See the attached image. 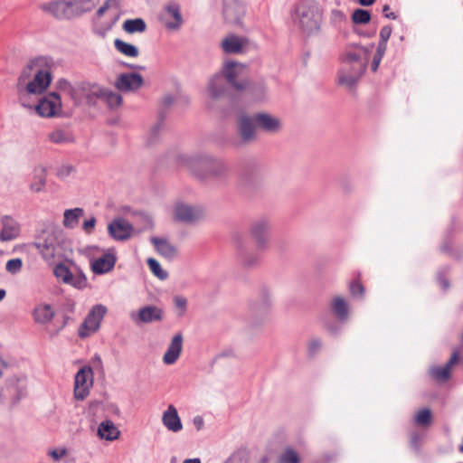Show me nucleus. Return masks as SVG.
I'll list each match as a JSON object with an SVG mask.
<instances>
[{
	"label": "nucleus",
	"mask_w": 463,
	"mask_h": 463,
	"mask_svg": "<svg viewBox=\"0 0 463 463\" xmlns=\"http://www.w3.org/2000/svg\"><path fill=\"white\" fill-rule=\"evenodd\" d=\"M194 425L197 430H201L203 426V419L201 416L194 417Z\"/></svg>",
	"instance_id": "nucleus-55"
},
{
	"label": "nucleus",
	"mask_w": 463,
	"mask_h": 463,
	"mask_svg": "<svg viewBox=\"0 0 463 463\" xmlns=\"http://www.w3.org/2000/svg\"><path fill=\"white\" fill-rule=\"evenodd\" d=\"M114 45L119 52L128 57H137L139 53L138 49L135 45L119 39L115 40Z\"/></svg>",
	"instance_id": "nucleus-34"
},
{
	"label": "nucleus",
	"mask_w": 463,
	"mask_h": 463,
	"mask_svg": "<svg viewBox=\"0 0 463 463\" xmlns=\"http://www.w3.org/2000/svg\"><path fill=\"white\" fill-rule=\"evenodd\" d=\"M83 215L84 210L82 208L65 210L62 224L65 228L73 229L79 224V221Z\"/></svg>",
	"instance_id": "nucleus-29"
},
{
	"label": "nucleus",
	"mask_w": 463,
	"mask_h": 463,
	"mask_svg": "<svg viewBox=\"0 0 463 463\" xmlns=\"http://www.w3.org/2000/svg\"><path fill=\"white\" fill-rule=\"evenodd\" d=\"M175 305L177 307H179L183 310L185 308L186 300L184 298L177 297V298H175Z\"/></svg>",
	"instance_id": "nucleus-54"
},
{
	"label": "nucleus",
	"mask_w": 463,
	"mask_h": 463,
	"mask_svg": "<svg viewBox=\"0 0 463 463\" xmlns=\"http://www.w3.org/2000/svg\"><path fill=\"white\" fill-rule=\"evenodd\" d=\"M415 423L420 426H429L432 421V413L430 409L420 410L415 415Z\"/></svg>",
	"instance_id": "nucleus-40"
},
{
	"label": "nucleus",
	"mask_w": 463,
	"mask_h": 463,
	"mask_svg": "<svg viewBox=\"0 0 463 463\" xmlns=\"http://www.w3.org/2000/svg\"><path fill=\"white\" fill-rule=\"evenodd\" d=\"M117 257L112 250L105 252L101 257L91 261V270L95 274H105L113 269Z\"/></svg>",
	"instance_id": "nucleus-17"
},
{
	"label": "nucleus",
	"mask_w": 463,
	"mask_h": 463,
	"mask_svg": "<svg viewBox=\"0 0 463 463\" xmlns=\"http://www.w3.org/2000/svg\"><path fill=\"white\" fill-rule=\"evenodd\" d=\"M385 50H386V43H379L375 55L377 57L383 58V54L385 52Z\"/></svg>",
	"instance_id": "nucleus-51"
},
{
	"label": "nucleus",
	"mask_w": 463,
	"mask_h": 463,
	"mask_svg": "<svg viewBox=\"0 0 463 463\" xmlns=\"http://www.w3.org/2000/svg\"><path fill=\"white\" fill-rule=\"evenodd\" d=\"M107 308L102 305L94 306L79 329V335L85 338L94 334L99 327Z\"/></svg>",
	"instance_id": "nucleus-8"
},
{
	"label": "nucleus",
	"mask_w": 463,
	"mask_h": 463,
	"mask_svg": "<svg viewBox=\"0 0 463 463\" xmlns=\"http://www.w3.org/2000/svg\"><path fill=\"white\" fill-rule=\"evenodd\" d=\"M100 95L110 109L118 108L122 103V97L118 93L109 90H102Z\"/></svg>",
	"instance_id": "nucleus-39"
},
{
	"label": "nucleus",
	"mask_w": 463,
	"mask_h": 463,
	"mask_svg": "<svg viewBox=\"0 0 463 463\" xmlns=\"http://www.w3.org/2000/svg\"><path fill=\"white\" fill-rule=\"evenodd\" d=\"M61 236V232L43 230L36 237L33 246L44 260L52 262L60 253Z\"/></svg>",
	"instance_id": "nucleus-6"
},
{
	"label": "nucleus",
	"mask_w": 463,
	"mask_h": 463,
	"mask_svg": "<svg viewBox=\"0 0 463 463\" xmlns=\"http://www.w3.org/2000/svg\"><path fill=\"white\" fill-rule=\"evenodd\" d=\"M119 430L113 421L107 420L102 421L98 428V435L106 440H115L119 436Z\"/></svg>",
	"instance_id": "nucleus-27"
},
{
	"label": "nucleus",
	"mask_w": 463,
	"mask_h": 463,
	"mask_svg": "<svg viewBox=\"0 0 463 463\" xmlns=\"http://www.w3.org/2000/svg\"><path fill=\"white\" fill-rule=\"evenodd\" d=\"M392 34L391 26H383L380 32V43H387Z\"/></svg>",
	"instance_id": "nucleus-49"
},
{
	"label": "nucleus",
	"mask_w": 463,
	"mask_h": 463,
	"mask_svg": "<svg viewBox=\"0 0 463 463\" xmlns=\"http://www.w3.org/2000/svg\"><path fill=\"white\" fill-rule=\"evenodd\" d=\"M56 279L64 284H69L72 279V273L70 269L64 264H58L53 269Z\"/></svg>",
	"instance_id": "nucleus-37"
},
{
	"label": "nucleus",
	"mask_w": 463,
	"mask_h": 463,
	"mask_svg": "<svg viewBox=\"0 0 463 463\" xmlns=\"http://www.w3.org/2000/svg\"><path fill=\"white\" fill-rule=\"evenodd\" d=\"M54 316L52 307L48 304H40L33 310V318L37 323L47 324Z\"/></svg>",
	"instance_id": "nucleus-30"
},
{
	"label": "nucleus",
	"mask_w": 463,
	"mask_h": 463,
	"mask_svg": "<svg viewBox=\"0 0 463 463\" xmlns=\"http://www.w3.org/2000/svg\"><path fill=\"white\" fill-rule=\"evenodd\" d=\"M71 8L72 5L66 1H55L42 5L43 11L52 14L58 19L70 17Z\"/></svg>",
	"instance_id": "nucleus-23"
},
{
	"label": "nucleus",
	"mask_w": 463,
	"mask_h": 463,
	"mask_svg": "<svg viewBox=\"0 0 463 463\" xmlns=\"http://www.w3.org/2000/svg\"><path fill=\"white\" fill-rule=\"evenodd\" d=\"M293 22L303 32L311 33L320 28L322 10L320 6L312 1H301L295 6Z\"/></svg>",
	"instance_id": "nucleus-2"
},
{
	"label": "nucleus",
	"mask_w": 463,
	"mask_h": 463,
	"mask_svg": "<svg viewBox=\"0 0 463 463\" xmlns=\"http://www.w3.org/2000/svg\"><path fill=\"white\" fill-rule=\"evenodd\" d=\"M367 66V54L364 48H356L345 53L337 74L339 85L352 88L354 86Z\"/></svg>",
	"instance_id": "nucleus-1"
},
{
	"label": "nucleus",
	"mask_w": 463,
	"mask_h": 463,
	"mask_svg": "<svg viewBox=\"0 0 463 463\" xmlns=\"http://www.w3.org/2000/svg\"><path fill=\"white\" fill-rule=\"evenodd\" d=\"M23 262L21 259H12L6 262L5 269L8 272L15 274L21 270Z\"/></svg>",
	"instance_id": "nucleus-46"
},
{
	"label": "nucleus",
	"mask_w": 463,
	"mask_h": 463,
	"mask_svg": "<svg viewBox=\"0 0 463 463\" xmlns=\"http://www.w3.org/2000/svg\"><path fill=\"white\" fill-rule=\"evenodd\" d=\"M269 224L266 221H258L251 226L250 234L258 248H264L268 241Z\"/></svg>",
	"instance_id": "nucleus-24"
},
{
	"label": "nucleus",
	"mask_w": 463,
	"mask_h": 463,
	"mask_svg": "<svg viewBox=\"0 0 463 463\" xmlns=\"http://www.w3.org/2000/svg\"><path fill=\"white\" fill-rule=\"evenodd\" d=\"M359 4L364 6H369L373 5L375 0H358Z\"/></svg>",
	"instance_id": "nucleus-58"
},
{
	"label": "nucleus",
	"mask_w": 463,
	"mask_h": 463,
	"mask_svg": "<svg viewBox=\"0 0 463 463\" xmlns=\"http://www.w3.org/2000/svg\"><path fill=\"white\" fill-rule=\"evenodd\" d=\"M123 29L128 33H142L146 30V24L141 18L126 20Z\"/></svg>",
	"instance_id": "nucleus-35"
},
{
	"label": "nucleus",
	"mask_w": 463,
	"mask_h": 463,
	"mask_svg": "<svg viewBox=\"0 0 463 463\" xmlns=\"http://www.w3.org/2000/svg\"><path fill=\"white\" fill-rule=\"evenodd\" d=\"M109 3H105L102 6H100V7L98 9V11H97V15H98L99 17H101V16L105 14V12L109 9Z\"/></svg>",
	"instance_id": "nucleus-56"
},
{
	"label": "nucleus",
	"mask_w": 463,
	"mask_h": 463,
	"mask_svg": "<svg viewBox=\"0 0 463 463\" xmlns=\"http://www.w3.org/2000/svg\"><path fill=\"white\" fill-rule=\"evenodd\" d=\"M0 241H11L17 239L21 233V224L11 215H3L0 218Z\"/></svg>",
	"instance_id": "nucleus-11"
},
{
	"label": "nucleus",
	"mask_w": 463,
	"mask_h": 463,
	"mask_svg": "<svg viewBox=\"0 0 463 463\" xmlns=\"http://www.w3.org/2000/svg\"><path fill=\"white\" fill-rule=\"evenodd\" d=\"M371 14L369 11L356 9L352 14V21L357 24H365L370 22Z\"/></svg>",
	"instance_id": "nucleus-43"
},
{
	"label": "nucleus",
	"mask_w": 463,
	"mask_h": 463,
	"mask_svg": "<svg viewBox=\"0 0 463 463\" xmlns=\"http://www.w3.org/2000/svg\"><path fill=\"white\" fill-rule=\"evenodd\" d=\"M183 348V335L178 333L174 335L172 341L163 356V362L165 364H174L179 358Z\"/></svg>",
	"instance_id": "nucleus-21"
},
{
	"label": "nucleus",
	"mask_w": 463,
	"mask_h": 463,
	"mask_svg": "<svg viewBox=\"0 0 463 463\" xmlns=\"http://www.w3.org/2000/svg\"><path fill=\"white\" fill-rule=\"evenodd\" d=\"M6 292L5 289H0V301L5 298Z\"/></svg>",
	"instance_id": "nucleus-62"
},
{
	"label": "nucleus",
	"mask_w": 463,
	"mask_h": 463,
	"mask_svg": "<svg viewBox=\"0 0 463 463\" xmlns=\"http://www.w3.org/2000/svg\"><path fill=\"white\" fill-rule=\"evenodd\" d=\"M68 285H71L76 288L82 289L87 287L88 280L86 276L83 273L80 272L76 275L72 274V279H71V282H69Z\"/></svg>",
	"instance_id": "nucleus-45"
},
{
	"label": "nucleus",
	"mask_w": 463,
	"mask_h": 463,
	"mask_svg": "<svg viewBox=\"0 0 463 463\" xmlns=\"http://www.w3.org/2000/svg\"><path fill=\"white\" fill-rule=\"evenodd\" d=\"M184 463H201L199 458L185 459Z\"/></svg>",
	"instance_id": "nucleus-61"
},
{
	"label": "nucleus",
	"mask_w": 463,
	"mask_h": 463,
	"mask_svg": "<svg viewBox=\"0 0 463 463\" xmlns=\"http://www.w3.org/2000/svg\"><path fill=\"white\" fill-rule=\"evenodd\" d=\"M36 113L43 118H52L61 110V97L56 92H52L41 99L34 107Z\"/></svg>",
	"instance_id": "nucleus-10"
},
{
	"label": "nucleus",
	"mask_w": 463,
	"mask_h": 463,
	"mask_svg": "<svg viewBox=\"0 0 463 463\" xmlns=\"http://www.w3.org/2000/svg\"><path fill=\"white\" fill-rule=\"evenodd\" d=\"M109 235L116 241H126L133 233V226L125 219L113 220L108 226Z\"/></svg>",
	"instance_id": "nucleus-14"
},
{
	"label": "nucleus",
	"mask_w": 463,
	"mask_h": 463,
	"mask_svg": "<svg viewBox=\"0 0 463 463\" xmlns=\"http://www.w3.org/2000/svg\"><path fill=\"white\" fill-rule=\"evenodd\" d=\"M28 76L29 74L26 71H23L18 80L17 89L20 103L24 107L31 108L29 96L31 94H42L49 87L52 78L51 73L47 70L37 71L33 80L25 82V78Z\"/></svg>",
	"instance_id": "nucleus-3"
},
{
	"label": "nucleus",
	"mask_w": 463,
	"mask_h": 463,
	"mask_svg": "<svg viewBox=\"0 0 463 463\" xmlns=\"http://www.w3.org/2000/svg\"><path fill=\"white\" fill-rule=\"evenodd\" d=\"M46 174L45 169L43 167L35 169L34 181L30 184V189L33 193H40L45 186Z\"/></svg>",
	"instance_id": "nucleus-33"
},
{
	"label": "nucleus",
	"mask_w": 463,
	"mask_h": 463,
	"mask_svg": "<svg viewBox=\"0 0 463 463\" xmlns=\"http://www.w3.org/2000/svg\"><path fill=\"white\" fill-rule=\"evenodd\" d=\"M255 123L258 128L269 133H277L281 128L280 120L268 113H258L255 115Z\"/></svg>",
	"instance_id": "nucleus-19"
},
{
	"label": "nucleus",
	"mask_w": 463,
	"mask_h": 463,
	"mask_svg": "<svg viewBox=\"0 0 463 463\" xmlns=\"http://www.w3.org/2000/svg\"><path fill=\"white\" fill-rule=\"evenodd\" d=\"M381 60H382V58L377 57L376 55H374L373 61L372 62V70L373 71H375L378 69V66L380 64Z\"/></svg>",
	"instance_id": "nucleus-57"
},
{
	"label": "nucleus",
	"mask_w": 463,
	"mask_h": 463,
	"mask_svg": "<svg viewBox=\"0 0 463 463\" xmlns=\"http://www.w3.org/2000/svg\"><path fill=\"white\" fill-rule=\"evenodd\" d=\"M350 291L353 296H363L364 288L360 282L354 281L350 285Z\"/></svg>",
	"instance_id": "nucleus-48"
},
{
	"label": "nucleus",
	"mask_w": 463,
	"mask_h": 463,
	"mask_svg": "<svg viewBox=\"0 0 463 463\" xmlns=\"http://www.w3.org/2000/svg\"><path fill=\"white\" fill-rule=\"evenodd\" d=\"M208 91L212 98H219L223 92L222 80L221 76H214L209 82Z\"/></svg>",
	"instance_id": "nucleus-38"
},
{
	"label": "nucleus",
	"mask_w": 463,
	"mask_h": 463,
	"mask_svg": "<svg viewBox=\"0 0 463 463\" xmlns=\"http://www.w3.org/2000/svg\"><path fill=\"white\" fill-rule=\"evenodd\" d=\"M173 98L170 96H165L163 99V102L165 106H169L173 103Z\"/></svg>",
	"instance_id": "nucleus-59"
},
{
	"label": "nucleus",
	"mask_w": 463,
	"mask_h": 463,
	"mask_svg": "<svg viewBox=\"0 0 463 463\" xmlns=\"http://www.w3.org/2000/svg\"><path fill=\"white\" fill-rule=\"evenodd\" d=\"M390 11V6L388 5H385L383 8V13L387 18L395 19L396 15L392 12Z\"/></svg>",
	"instance_id": "nucleus-53"
},
{
	"label": "nucleus",
	"mask_w": 463,
	"mask_h": 463,
	"mask_svg": "<svg viewBox=\"0 0 463 463\" xmlns=\"http://www.w3.org/2000/svg\"><path fill=\"white\" fill-rule=\"evenodd\" d=\"M143 82V77L138 73H122L118 77L115 87L122 92H133L140 89Z\"/></svg>",
	"instance_id": "nucleus-13"
},
{
	"label": "nucleus",
	"mask_w": 463,
	"mask_h": 463,
	"mask_svg": "<svg viewBox=\"0 0 463 463\" xmlns=\"http://www.w3.org/2000/svg\"><path fill=\"white\" fill-rule=\"evenodd\" d=\"M151 241L154 244L156 251L161 256L171 260L177 255V249L175 246L171 244L166 240L155 237L151 239Z\"/></svg>",
	"instance_id": "nucleus-26"
},
{
	"label": "nucleus",
	"mask_w": 463,
	"mask_h": 463,
	"mask_svg": "<svg viewBox=\"0 0 463 463\" xmlns=\"http://www.w3.org/2000/svg\"><path fill=\"white\" fill-rule=\"evenodd\" d=\"M28 76L29 74L26 71H23L18 80L17 89L20 103L24 107L31 108L29 96L31 94H42L49 87L52 78L51 73L47 70L37 71L33 80L25 82V78Z\"/></svg>",
	"instance_id": "nucleus-5"
},
{
	"label": "nucleus",
	"mask_w": 463,
	"mask_h": 463,
	"mask_svg": "<svg viewBox=\"0 0 463 463\" xmlns=\"http://www.w3.org/2000/svg\"><path fill=\"white\" fill-rule=\"evenodd\" d=\"M0 364H3L5 366V363L3 362V360L1 358H0ZM1 376H2V371L0 370V377Z\"/></svg>",
	"instance_id": "nucleus-63"
},
{
	"label": "nucleus",
	"mask_w": 463,
	"mask_h": 463,
	"mask_svg": "<svg viewBox=\"0 0 463 463\" xmlns=\"http://www.w3.org/2000/svg\"><path fill=\"white\" fill-rule=\"evenodd\" d=\"M164 426L170 431L178 432L183 429L181 419L174 405H169L162 416Z\"/></svg>",
	"instance_id": "nucleus-22"
},
{
	"label": "nucleus",
	"mask_w": 463,
	"mask_h": 463,
	"mask_svg": "<svg viewBox=\"0 0 463 463\" xmlns=\"http://www.w3.org/2000/svg\"><path fill=\"white\" fill-rule=\"evenodd\" d=\"M47 138L50 142L57 145L73 142L71 134L66 130L57 128L48 133Z\"/></svg>",
	"instance_id": "nucleus-31"
},
{
	"label": "nucleus",
	"mask_w": 463,
	"mask_h": 463,
	"mask_svg": "<svg viewBox=\"0 0 463 463\" xmlns=\"http://www.w3.org/2000/svg\"><path fill=\"white\" fill-rule=\"evenodd\" d=\"M28 76L29 74L26 71H23L18 80L17 89L20 103L24 107L31 108L29 96L31 94H42L49 87L52 78L51 73L47 70L37 71L33 80L25 82V78Z\"/></svg>",
	"instance_id": "nucleus-4"
},
{
	"label": "nucleus",
	"mask_w": 463,
	"mask_h": 463,
	"mask_svg": "<svg viewBox=\"0 0 463 463\" xmlns=\"http://www.w3.org/2000/svg\"><path fill=\"white\" fill-rule=\"evenodd\" d=\"M238 125L240 137L243 141L249 142L255 138L256 129L258 128L255 123V115L253 117L241 115L239 118Z\"/></svg>",
	"instance_id": "nucleus-18"
},
{
	"label": "nucleus",
	"mask_w": 463,
	"mask_h": 463,
	"mask_svg": "<svg viewBox=\"0 0 463 463\" xmlns=\"http://www.w3.org/2000/svg\"><path fill=\"white\" fill-rule=\"evenodd\" d=\"M147 265L151 270V272L160 279H165L168 276L167 272L164 270L159 262L155 259L149 258L147 260Z\"/></svg>",
	"instance_id": "nucleus-42"
},
{
	"label": "nucleus",
	"mask_w": 463,
	"mask_h": 463,
	"mask_svg": "<svg viewBox=\"0 0 463 463\" xmlns=\"http://www.w3.org/2000/svg\"><path fill=\"white\" fill-rule=\"evenodd\" d=\"M161 20L167 29L178 30L183 24V18L179 5L171 4L165 6V11L162 14Z\"/></svg>",
	"instance_id": "nucleus-15"
},
{
	"label": "nucleus",
	"mask_w": 463,
	"mask_h": 463,
	"mask_svg": "<svg viewBox=\"0 0 463 463\" xmlns=\"http://www.w3.org/2000/svg\"><path fill=\"white\" fill-rule=\"evenodd\" d=\"M459 362V352L454 351L443 366H434L430 369V376L438 382H446L450 378L452 367Z\"/></svg>",
	"instance_id": "nucleus-16"
},
{
	"label": "nucleus",
	"mask_w": 463,
	"mask_h": 463,
	"mask_svg": "<svg viewBox=\"0 0 463 463\" xmlns=\"http://www.w3.org/2000/svg\"><path fill=\"white\" fill-rule=\"evenodd\" d=\"M332 309L340 319H345L347 317V304L343 298L336 297L333 299Z\"/></svg>",
	"instance_id": "nucleus-36"
},
{
	"label": "nucleus",
	"mask_w": 463,
	"mask_h": 463,
	"mask_svg": "<svg viewBox=\"0 0 463 463\" xmlns=\"http://www.w3.org/2000/svg\"><path fill=\"white\" fill-rule=\"evenodd\" d=\"M319 346H320L319 341H313L310 344V348L311 349H317Z\"/></svg>",
	"instance_id": "nucleus-60"
},
{
	"label": "nucleus",
	"mask_w": 463,
	"mask_h": 463,
	"mask_svg": "<svg viewBox=\"0 0 463 463\" xmlns=\"http://www.w3.org/2000/svg\"><path fill=\"white\" fill-rule=\"evenodd\" d=\"M242 46V39L235 35L226 37L222 43V47L227 53H238L241 51Z\"/></svg>",
	"instance_id": "nucleus-32"
},
{
	"label": "nucleus",
	"mask_w": 463,
	"mask_h": 463,
	"mask_svg": "<svg viewBox=\"0 0 463 463\" xmlns=\"http://www.w3.org/2000/svg\"><path fill=\"white\" fill-rule=\"evenodd\" d=\"M203 212L201 209L184 203H176L174 208L175 220L185 223H193L201 219Z\"/></svg>",
	"instance_id": "nucleus-12"
},
{
	"label": "nucleus",
	"mask_w": 463,
	"mask_h": 463,
	"mask_svg": "<svg viewBox=\"0 0 463 463\" xmlns=\"http://www.w3.org/2000/svg\"><path fill=\"white\" fill-rule=\"evenodd\" d=\"M95 223H96V218L91 217L90 219L86 220L83 222L82 228L87 233H91L95 227Z\"/></svg>",
	"instance_id": "nucleus-50"
},
{
	"label": "nucleus",
	"mask_w": 463,
	"mask_h": 463,
	"mask_svg": "<svg viewBox=\"0 0 463 463\" xmlns=\"http://www.w3.org/2000/svg\"><path fill=\"white\" fill-rule=\"evenodd\" d=\"M65 453H66L65 449H61V451H59L57 449H53V450L50 451L51 457L56 460L59 459L63 455H65Z\"/></svg>",
	"instance_id": "nucleus-52"
},
{
	"label": "nucleus",
	"mask_w": 463,
	"mask_h": 463,
	"mask_svg": "<svg viewBox=\"0 0 463 463\" xmlns=\"http://www.w3.org/2000/svg\"><path fill=\"white\" fill-rule=\"evenodd\" d=\"M330 19L333 23L339 24L345 20V15L341 10L333 9L330 13Z\"/></svg>",
	"instance_id": "nucleus-47"
},
{
	"label": "nucleus",
	"mask_w": 463,
	"mask_h": 463,
	"mask_svg": "<svg viewBox=\"0 0 463 463\" xmlns=\"http://www.w3.org/2000/svg\"><path fill=\"white\" fill-rule=\"evenodd\" d=\"M222 72L227 81L234 89L241 90L247 87L248 81L245 79L237 81V78H243L246 75V67L243 64L228 61L225 63Z\"/></svg>",
	"instance_id": "nucleus-9"
},
{
	"label": "nucleus",
	"mask_w": 463,
	"mask_h": 463,
	"mask_svg": "<svg viewBox=\"0 0 463 463\" xmlns=\"http://www.w3.org/2000/svg\"><path fill=\"white\" fill-rule=\"evenodd\" d=\"M198 165L200 167H203V168L206 169L207 171H209L210 175L216 176V177L223 175L227 171L226 166L224 165V164L222 161L203 160V161L198 162ZM207 176H209V175H203L202 177L205 178Z\"/></svg>",
	"instance_id": "nucleus-28"
},
{
	"label": "nucleus",
	"mask_w": 463,
	"mask_h": 463,
	"mask_svg": "<svg viewBox=\"0 0 463 463\" xmlns=\"http://www.w3.org/2000/svg\"><path fill=\"white\" fill-rule=\"evenodd\" d=\"M298 454L291 448H287L279 455L278 458L279 463H299Z\"/></svg>",
	"instance_id": "nucleus-41"
},
{
	"label": "nucleus",
	"mask_w": 463,
	"mask_h": 463,
	"mask_svg": "<svg viewBox=\"0 0 463 463\" xmlns=\"http://www.w3.org/2000/svg\"><path fill=\"white\" fill-rule=\"evenodd\" d=\"M245 13L244 6L238 2L227 3L224 5L223 14L230 23H238Z\"/></svg>",
	"instance_id": "nucleus-25"
},
{
	"label": "nucleus",
	"mask_w": 463,
	"mask_h": 463,
	"mask_svg": "<svg viewBox=\"0 0 463 463\" xmlns=\"http://www.w3.org/2000/svg\"><path fill=\"white\" fill-rule=\"evenodd\" d=\"M131 317L140 323H152L162 320L163 311L157 307L146 306L140 308L137 315L132 314Z\"/></svg>",
	"instance_id": "nucleus-20"
},
{
	"label": "nucleus",
	"mask_w": 463,
	"mask_h": 463,
	"mask_svg": "<svg viewBox=\"0 0 463 463\" xmlns=\"http://www.w3.org/2000/svg\"><path fill=\"white\" fill-rule=\"evenodd\" d=\"M93 385V371L90 366L81 367L75 375L74 380V397L76 400L82 401L89 394Z\"/></svg>",
	"instance_id": "nucleus-7"
},
{
	"label": "nucleus",
	"mask_w": 463,
	"mask_h": 463,
	"mask_svg": "<svg viewBox=\"0 0 463 463\" xmlns=\"http://www.w3.org/2000/svg\"><path fill=\"white\" fill-rule=\"evenodd\" d=\"M59 90L71 97L75 101L79 99L77 90L71 85V83L65 80H61L58 82Z\"/></svg>",
	"instance_id": "nucleus-44"
}]
</instances>
